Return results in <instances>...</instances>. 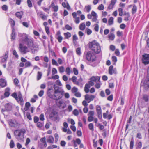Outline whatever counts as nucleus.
I'll use <instances>...</instances> for the list:
<instances>
[{"mask_svg":"<svg viewBox=\"0 0 149 149\" xmlns=\"http://www.w3.org/2000/svg\"><path fill=\"white\" fill-rule=\"evenodd\" d=\"M22 36L21 40L26 43L28 47L30 49L31 52L33 54H35L37 52L39 49L38 46L34 44L33 39L29 38L28 35H24Z\"/></svg>","mask_w":149,"mask_h":149,"instance_id":"nucleus-1","label":"nucleus"},{"mask_svg":"<svg viewBox=\"0 0 149 149\" xmlns=\"http://www.w3.org/2000/svg\"><path fill=\"white\" fill-rule=\"evenodd\" d=\"M24 35H27L25 33H19L18 36L19 37V50L20 52L23 54H26L27 52H29V50L28 49V47L24 46L23 43L26 44V43L23 41L21 40V39L22 38V36Z\"/></svg>","mask_w":149,"mask_h":149,"instance_id":"nucleus-2","label":"nucleus"},{"mask_svg":"<svg viewBox=\"0 0 149 149\" xmlns=\"http://www.w3.org/2000/svg\"><path fill=\"white\" fill-rule=\"evenodd\" d=\"M25 132L24 129H22L15 130L14 134L15 138L19 141L23 142L24 141V134Z\"/></svg>","mask_w":149,"mask_h":149,"instance_id":"nucleus-3","label":"nucleus"},{"mask_svg":"<svg viewBox=\"0 0 149 149\" xmlns=\"http://www.w3.org/2000/svg\"><path fill=\"white\" fill-rule=\"evenodd\" d=\"M89 47L95 53L98 54L101 51V47L99 44L95 41H93L90 42Z\"/></svg>","mask_w":149,"mask_h":149,"instance_id":"nucleus-4","label":"nucleus"},{"mask_svg":"<svg viewBox=\"0 0 149 149\" xmlns=\"http://www.w3.org/2000/svg\"><path fill=\"white\" fill-rule=\"evenodd\" d=\"M12 96L15 98L17 101L20 103V105L22 106L24 104V101L22 98V95L20 93H19L18 96L17 94L14 93L12 94Z\"/></svg>","mask_w":149,"mask_h":149,"instance_id":"nucleus-5","label":"nucleus"},{"mask_svg":"<svg viewBox=\"0 0 149 149\" xmlns=\"http://www.w3.org/2000/svg\"><path fill=\"white\" fill-rule=\"evenodd\" d=\"M143 85L145 91L149 89V66L148 69V75L146 78L143 83Z\"/></svg>","mask_w":149,"mask_h":149,"instance_id":"nucleus-6","label":"nucleus"},{"mask_svg":"<svg viewBox=\"0 0 149 149\" xmlns=\"http://www.w3.org/2000/svg\"><path fill=\"white\" fill-rule=\"evenodd\" d=\"M86 57L87 60L91 61H95L96 58V56L91 52H89L87 53Z\"/></svg>","mask_w":149,"mask_h":149,"instance_id":"nucleus-7","label":"nucleus"},{"mask_svg":"<svg viewBox=\"0 0 149 149\" xmlns=\"http://www.w3.org/2000/svg\"><path fill=\"white\" fill-rule=\"evenodd\" d=\"M54 95H49V96L51 97V98L54 99V100H59L62 97L64 93H54Z\"/></svg>","mask_w":149,"mask_h":149,"instance_id":"nucleus-8","label":"nucleus"},{"mask_svg":"<svg viewBox=\"0 0 149 149\" xmlns=\"http://www.w3.org/2000/svg\"><path fill=\"white\" fill-rule=\"evenodd\" d=\"M49 118L51 120L56 121L58 118V116L57 113L55 111L52 112L49 115Z\"/></svg>","mask_w":149,"mask_h":149,"instance_id":"nucleus-9","label":"nucleus"},{"mask_svg":"<svg viewBox=\"0 0 149 149\" xmlns=\"http://www.w3.org/2000/svg\"><path fill=\"white\" fill-rule=\"evenodd\" d=\"M9 124L10 126L14 127H18L20 125V124L14 120H10L9 121Z\"/></svg>","mask_w":149,"mask_h":149,"instance_id":"nucleus-10","label":"nucleus"},{"mask_svg":"<svg viewBox=\"0 0 149 149\" xmlns=\"http://www.w3.org/2000/svg\"><path fill=\"white\" fill-rule=\"evenodd\" d=\"M142 59L143 63L146 64L149 63V54H145L142 56Z\"/></svg>","mask_w":149,"mask_h":149,"instance_id":"nucleus-11","label":"nucleus"},{"mask_svg":"<svg viewBox=\"0 0 149 149\" xmlns=\"http://www.w3.org/2000/svg\"><path fill=\"white\" fill-rule=\"evenodd\" d=\"M54 92L60 93H64V91L62 88L56 86L55 85H54Z\"/></svg>","mask_w":149,"mask_h":149,"instance_id":"nucleus-12","label":"nucleus"},{"mask_svg":"<svg viewBox=\"0 0 149 149\" xmlns=\"http://www.w3.org/2000/svg\"><path fill=\"white\" fill-rule=\"evenodd\" d=\"M116 74L117 70L116 69H113V66L112 65L110 66L109 69V73L112 75L113 73Z\"/></svg>","mask_w":149,"mask_h":149,"instance_id":"nucleus-13","label":"nucleus"},{"mask_svg":"<svg viewBox=\"0 0 149 149\" xmlns=\"http://www.w3.org/2000/svg\"><path fill=\"white\" fill-rule=\"evenodd\" d=\"M7 85V81L5 79L2 78L0 79V86L2 87L6 86Z\"/></svg>","mask_w":149,"mask_h":149,"instance_id":"nucleus-14","label":"nucleus"},{"mask_svg":"<svg viewBox=\"0 0 149 149\" xmlns=\"http://www.w3.org/2000/svg\"><path fill=\"white\" fill-rule=\"evenodd\" d=\"M52 7L53 11L55 12H56L58 11V7L57 5H55L54 2H52L49 8Z\"/></svg>","mask_w":149,"mask_h":149,"instance_id":"nucleus-15","label":"nucleus"},{"mask_svg":"<svg viewBox=\"0 0 149 149\" xmlns=\"http://www.w3.org/2000/svg\"><path fill=\"white\" fill-rule=\"evenodd\" d=\"M96 111L99 118L100 117L101 118L102 116V110L100 106L99 105H97L96 107Z\"/></svg>","mask_w":149,"mask_h":149,"instance_id":"nucleus-16","label":"nucleus"},{"mask_svg":"<svg viewBox=\"0 0 149 149\" xmlns=\"http://www.w3.org/2000/svg\"><path fill=\"white\" fill-rule=\"evenodd\" d=\"M5 109L4 111L6 110L10 111L12 109V105L10 104L7 103L5 105Z\"/></svg>","mask_w":149,"mask_h":149,"instance_id":"nucleus-17","label":"nucleus"},{"mask_svg":"<svg viewBox=\"0 0 149 149\" xmlns=\"http://www.w3.org/2000/svg\"><path fill=\"white\" fill-rule=\"evenodd\" d=\"M90 79L91 81L94 82H95V83L97 82L100 80V78L98 76H93L90 78Z\"/></svg>","mask_w":149,"mask_h":149,"instance_id":"nucleus-18","label":"nucleus"},{"mask_svg":"<svg viewBox=\"0 0 149 149\" xmlns=\"http://www.w3.org/2000/svg\"><path fill=\"white\" fill-rule=\"evenodd\" d=\"M38 15L43 20L47 19V17L45 15L42 13L41 12H38L37 13Z\"/></svg>","mask_w":149,"mask_h":149,"instance_id":"nucleus-19","label":"nucleus"},{"mask_svg":"<svg viewBox=\"0 0 149 149\" xmlns=\"http://www.w3.org/2000/svg\"><path fill=\"white\" fill-rule=\"evenodd\" d=\"M23 15V12L21 11L19 12H17L15 13V15L16 16L19 18L20 19L22 17V16Z\"/></svg>","mask_w":149,"mask_h":149,"instance_id":"nucleus-20","label":"nucleus"},{"mask_svg":"<svg viewBox=\"0 0 149 149\" xmlns=\"http://www.w3.org/2000/svg\"><path fill=\"white\" fill-rule=\"evenodd\" d=\"M8 56V52L5 53L4 55L3 56V58L1 60V62L4 63L7 61Z\"/></svg>","mask_w":149,"mask_h":149,"instance_id":"nucleus-21","label":"nucleus"},{"mask_svg":"<svg viewBox=\"0 0 149 149\" xmlns=\"http://www.w3.org/2000/svg\"><path fill=\"white\" fill-rule=\"evenodd\" d=\"M90 87V85L88 84H86L84 87V91L86 93H88L89 91V88Z\"/></svg>","mask_w":149,"mask_h":149,"instance_id":"nucleus-22","label":"nucleus"},{"mask_svg":"<svg viewBox=\"0 0 149 149\" xmlns=\"http://www.w3.org/2000/svg\"><path fill=\"white\" fill-rule=\"evenodd\" d=\"M9 20V22L10 23L12 30L13 29H14V27L15 24V21L13 20L11 18H10Z\"/></svg>","mask_w":149,"mask_h":149,"instance_id":"nucleus-23","label":"nucleus"},{"mask_svg":"<svg viewBox=\"0 0 149 149\" xmlns=\"http://www.w3.org/2000/svg\"><path fill=\"white\" fill-rule=\"evenodd\" d=\"M108 37L110 40H113L115 38V36L113 33H110L108 35Z\"/></svg>","mask_w":149,"mask_h":149,"instance_id":"nucleus-24","label":"nucleus"},{"mask_svg":"<svg viewBox=\"0 0 149 149\" xmlns=\"http://www.w3.org/2000/svg\"><path fill=\"white\" fill-rule=\"evenodd\" d=\"M91 9V6L90 5H88L87 6H85L84 9V10L88 13H89Z\"/></svg>","mask_w":149,"mask_h":149,"instance_id":"nucleus-25","label":"nucleus"},{"mask_svg":"<svg viewBox=\"0 0 149 149\" xmlns=\"http://www.w3.org/2000/svg\"><path fill=\"white\" fill-rule=\"evenodd\" d=\"M77 77L76 76H74L71 78V80L75 84H79L78 82H77Z\"/></svg>","mask_w":149,"mask_h":149,"instance_id":"nucleus-26","label":"nucleus"},{"mask_svg":"<svg viewBox=\"0 0 149 149\" xmlns=\"http://www.w3.org/2000/svg\"><path fill=\"white\" fill-rule=\"evenodd\" d=\"M15 38V29L12 30V33L11 35V39L12 40H14Z\"/></svg>","mask_w":149,"mask_h":149,"instance_id":"nucleus-27","label":"nucleus"},{"mask_svg":"<svg viewBox=\"0 0 149 149\" xmlns=\"http://www.w3.org/2000/svg\"><path fill=\"white\" fill-rule=\"evenodd\" d=\"M62 131L65 132H67V134H72V132L69 128L68 129L65 128H62Z\"/></svg>","mask_w":149,"mask_h":149,"instance_id":"nucleus-28","label":"nucleus"},{"mask_svg":"<svg viewBox=\"0 0 149 149\" xmlns=\"http://www.w3.org/2000/svg\"><path fill=\"white\" fill-rule=\"evenodd\" d=\"M113 17H111L109 19L108 23L109 25H111L113 24Z\"/></svg>","mask_w":149,"mask_h":149,"instance_id":"nucleus-29","label":"nucleus"},{"mask_svg":"<svg viewBox=\"0 0 149 149\" xmlns=\"http://www.w3.org/2000/svg\"><path fill=\"white\" fill-rule=\"evenodd\" d=\"M83 81V79L82 78L80 77L79 79L78 80V81H77V82H78L79 83V84H76L77 85L80 86L81 87H82L83 85V84L82 82Z\"/></svg>","mask_w":149,"mask_h":149,"instance_id":"nucleus-30","label":"nucleus"},{"mask_svg":"<svg viewBox=\"0 0 149 149\" xmlns=\"http://www.w3.org/2000/svg\"><path fill=\"white\" fill-rule=\"evenodd\" d=\"M149 97L146 95H143V99L146 102L148 101Z\"/></svg>","mask_w":149,"mask_h":149,"instance_id":"nucleus-31","label":"nucleus"},{"mask_svg":"<svg viewBox=\"0 0 149 149\" xmlns=\"http://www.w3.org/2000/svg\"><path fill=\"white\" fill-rule=\"evenodd\" d=\"M42 75V73L41 72H38L37 76V80H38L41 79Z\"/></svg>","mask_w":149,"mask_h":149,"instance_id":"nucleus-32","label":"nucleus"},{"mask_svg":"<svg viewBox=\"0 0 149 149\" xmlns=\"http://www.w3.org/2000/svg\"><path fill=\"white\" fill-rule=\"evenodd\" d=\"M85 28V24L84 23H81L79 26V29L81 30H84Z\"/></svg>","mask_w":149,"mask_h":149,"instance_id":"nucleus-33","label":"nucleus"},{"mask_svg":"<svg viewBox=\"0 0 149 149\" xmlns=\"http://www.w3.org/2000/svg\"><path fill=\"white\" fill-rule=\"evenodd\" d=\"M64 35L65 36V38L66 39H68L71 36V33L68 32L64 33Z\"/></svg>","mask_w":149,"mask_h":149,"instance_id":"nucleus-34","label":"nucleus"},{"mask_svg":"<svg viewBox=\"0 0 149 149\" xmlns=\"http://www.w3.org/2000/svg\"><path fill=\"white\" fill-rule=\"evenodd\" d=\"M47 141L49 143H52L54 141V138L52 136H50L48 139H47Z\"/></svg>","mask_w":149,"mask_h":149,"instance_id":"nucleus-35","label":"nucleus"},{"mask_svg":"<svg viewBox=\"0 0 149 149\" xmlns=\"http://www.w3.org/2000/svg\"><path fill=\"white\" fill-rule=\"evenodd\" d=\"M137 8L136 6L134 5L133 6V8L132 9V13L133 14L135 13L137 11Z\"/></svg>","mask_w":149,"mask_h":149,"instance_id":"nucleus-36","label":"nucleus"},{"mask_svg":"<svg viewBox=\"0 0 149 149\" xmlns=\"http://www.w3.org/2000/svg\"><path fill=\"white\" fill-rule=\"evenodd\" d=\"M53 90H52L51 89H49L47 92V95L48 96L51 98V97L49 96V95H54V94H53Z\"/></svg>","mask_w":149,"mask_h":149,"instance_id":"nucleus-37","label":"nucleus"},{"mask_svg":"<svg viewBox=\"0 0 149 149\" xmlns=\"http://www.w3.org/2000/svg\"><path fill=\"white\" fill-rule=\"evenodd\" d=\"M134 140L133 138H132L130 143V149H133L134 146Z\"/></svg>","mask_w":149,"mask_h":149,"instance_id":"nucleus-38","label":"nucleus"},{"mask_svg":"<svg viewBox=\"0 0 149 149\" xmlns=\"http://www.w3.org/2000/svg\"><path fill=\"white\" fill-rule=\"evenodd\" d=\"M78 38L76 34H74L73 36V43L75 44L76 43V40H77Z\"/></svg>","mask_w":149,"mask_h":149,"instance_id":"nucleus-39","label":"nucleus"},{"mask_svg":"<svg viewBox=\"0 0 149 149\" xmlns=\"http://www.w3.org/2000/svg\"><path fill=\"white\" fill-rule=\"evenodd\" d=\"M24 65L26 68H27L31 66L32 65L30 62L27 61L25 63Z\"/></svg>","mask_w":149,"mask_h":149,"instance_id":"nucleus-40","label":"nucleus"},{"mask_svg":"<svg viewBox=\"0 0 149 149\" xmlns=\"http://www.w3.org/2000/svg\"><path fill=\"white\" fill-rule=\"evenodd\" d=\"M65 72L68 75H70L71 73V69L70 67H68L66 68Z\"/></svg>","mask_w":149,"mask_h":149,"instance_id":"nucleus-41","label":"nucleus"},{"mask_svg":"<svg viewBox=\"0 0 149 149\" xmlns=\"http://www.w3.org/2000/svg\"><path fill=\"white\" fill-rule=\"evenodd\" d=\"M30 104L29 102H26L25 105V108L24 109L25 111H26L28 109L29 107L30 106Z\"/></svg>","mask_w":149,"mask_h":149,"instance_id":"nucleus-42","label":"nucleus"},{"mask_svg":"<svg viewBox=\"0 0 149 149\" xmlns=\"http://www.w3.org/2000/svg\"><path fill=\"white\" fill-rule=\"evenodd\" d=\"M27 4L29 8H31L33 6L30 0H27Z\"/></svg>","mask_w":149,"mask_h":149,"instance_id":"nucleus-43","label":"nucleus"},{"mask_svg":"<svg viewBox=\"0 0 149 149\" xmlns=\"http://www.w3.org/2000/svg\"><path fill=\"white\" fill-rule=\"evenodd\" d=\"M95 88L97 89L100 88V80L97 82L96 83V84L95 85Z\"/></svg>","mask_w":149,"mask_h":149,"instance_id":"nucleus-44","label":"nucleus"},{"mask_svg":"<svg viewBox=\"0 0 149 149\" xmlns=\"http://www.w3.org/2000/svg\"><path fill=\"white\" fill-rule=\"evenodd\" d=\"M57 39H58V42L59 43H61L63 39V38L61 36H59L57 37Z\"/></svg>","mask_w":149,"mask_h":149,"instance_id":"nucleus-45","label":"nucleus"},{"mask_svg":"<svg viewBox=\"0 0 149 149\" xmlns=\"http://www.w3.org/2000/svg\"><path fill=\"white\" fill-rule=\"evenodd\" d=\"M57 148V146L56 145H52L48 146V149H54Z\"/></svg>","mask_w":149,"mask_h":149,"instance_id":"nucleus-46","label":"nucleus"},{"mask_svg":"<svg viewBox=\"0 0 149 149\" xmlns=\"http://www.w3.org/2000/svg\"><path fill=\"white\" fill-rule=\"evenodd\" d=\"M73 72L74 74L76 75H77L78 74V70L76 68H73Z\"/></svg>","mask_w":149,"mask_h":149,"instance_id":"nucleus-47","label":"nucleus"},{"mask_svg":"<svg viewBox=\"0 0 149 149\" xmlns=\"http://www.w3.org/2000/svg\"><path fill=\"white\" fill-rule=\"evenodd\" d=\"M118 10L119 12V15L120 16H122L123 15V10L121 8H119Z\"/></svg>","mask_w":149,"mask_h":149,"instance_id":"nucleus-48","label":"nucleus"},{"mask_svg":"<svg viewBox=\"0 0 149 149\" xmlns=\"http://www.w3.org/2000/svg\"><path fill=\"white\" fill-rule=\"evenodd\" d=\"M10 146L11 148H13L15 146V144L14 141L13 140H11L10 141Z\"/></svg>","mask_w":149,"mask_h":149,"instance_id":"nucleus-49","label":"nucleus"},{"mask_svg":"<svg viewBox=\"0 0 149 149\" xmlns=\"http://www.w3.org/2000/svg\"><path fill=\"white\" fill-rule=\"evenodd\" d=\"M97 24L98 23L95 24V26L94 27V29L95 31L97 32L98 31L99 28V25Z\"/></svg>","mask_w":149,"mask_h":149,"instance_id":"nucleus-50","label":"nucleus"},{"mask_svg":"<svg viewBox=\"0 0 149 149\" xmlns=\"http://www.w3.org/2000/svg\"><path fill=\"white\" fill-rule=\"evenodd\" d=\"M88 127L90 130H93V123H91L88 125Z\"/></svg>","mask_w":149,"mask_h":149,"instance_id":"nucleus-51","label":"nucleus"},{"mask_svg":"<svg viewBox=\"0 0 149 149\" xmlns=\"http://www.w3.org/2000/svg\"><path fill=\"white\" fill-rule=\"evenodd\" d=\"M97 8L99 10H103L104 9V6L102 4H101L98 6Z\"/></svg>","mask_w":149,"mask_h":149,"instance_id":"nucleus-52","label":"nucleus"},{"mask_svg":"<svg viewBox=\"0 0 149 149\" xmlns=\"http://www.w3.org/2000/svg\"><path fill=\"white\" fill-rule=\"evenodd\" d=\"M59 70L60 72L63 73L64 71V68L63 66H61L59 68Z\"/></svg>","mask_w":149,"mask_h":149,"instance_id":"nucleus-53","label":"nucleus"},{"mask_svg":"<svg viewBox=\"0 0 149 149\" xmlns=\"http://www.w3.org/2000/svg\"><path fill=\"white\" fill-rule=\"evenodd\" d=\"M65 29L68 30H71L72 29V28L68 24H67L65 26Z\"/></svg>","mask_w":149,"mask_h":149,"instance_id":"nucleus-54","label":"nucleus"},{"mask_svg":"<svg viewBox=\"0 0 149 149\" xmlns=\"http://www.w3.org/2000/svg\"><path fill=\"white\" fill-rule=\"evenodd\" d=\"M44 93V91L43 90H41L38 93V95L40 97H42Z\"/></svg>","mask_w":149,"mask_h":149,"instance_id":"nucleus-55","label":"nucleus"},{"mask_svg":"<svg viewBox=\"0 0 149 149\" xmlns=\"http://www.w3.org/2000/svg\"><path fill=\"white\" fill-rule=\"evenodd\" d=\"M78 89L76 87H73L72 89V93H75L77 92Z\"/></svg>","mask_w":149,"mask_h":149,"instance_id":"nucleus-56","label":"nucleus"},{"mask_svg":"<svg viewBox=\"0 0 149 149\" xmlns=\"http://www.w3.org/2000/svg\"><path fill=\"white\" fill-rule=\"evenodd\" d=\"M94 114V112L93 111H90L88 113V115L89 116H93Z\"/></svg>","mask_w":149,"mask_h":149,"instance_id":"nucleus-57","label":"nucleus"},{"mask_svg":"<svg viewBox=\"0 0 149 149\" xmlns=\"http://www.w3.org/2000/svg\"><path fill=\"white\" fill-rule=\"evenodd\" d=\"M93 22H95L97 23H99V21L97 20V17H94L92 19Z\"/></svg>","mask_w":149,"mask_h":149,"instance_id":"nucleus-58","label":"nucleus"},{"mask_svg":"<svg viewBox=\"0 0 149 149\" xmlns=\"http://www.w3.org/2000/svg\"><path fill=\"white\" fill-rule=\"evenodd\" d=\"M73 112V114L75 116H77L79 114V112L77 109H74Z\"/></svg>","mask_w":149,"mask_h":149,"instance_id":"nucleus-59","label":"nucleus"},{"mask_svg":"<svg viewBox=\"0 0 149 149\" xmlns=\"http://www.w3.org/2000/svg\"><path fill=\"white\" fill-rule=\"evenodd\" d=\"M88 120L89 122H90L93 121L94 120V117L92 116H89L88 118Z\"/></svg>","mask_w":149,"mask_h":149,"instance_id":"nucleus-60","label":"nucleus"},{"mask_svg":"<svg viewBox=\"0 0 149 149\" xmlns=\"http://www.w3.org/2000/svg\"><path fill=\"white\" fill-rule=\"evenodd\" d=\"M89 97H90V96L89 95L86 94L85 96V99L88 102V101H89V99H90Z\"/></svg>","mask_w":149,"mask_h":149,"instance_id":"nucleus-61","label":"nucleus"},{"mask_svg":"<svg viewBox=\"0 0 149 149\" xmlns=\"http://www.w3.org/2000/svg\"><path fill=\"white\" fill-rule=\"evenodd\" d=\"M86 31H87V33L88 35H90L92 33V31L90 29L87 28L86 29Z\"/></svg>","mask_w":149,"mask_h":149,"instance_id":"nucleus-62","label":"nucleus"},{"mask_svg":"<svg viewBox=\"0 0 149 149\" xmlns=\"http://www.w3.org/2000/svg\"><path fill=\"white\" fill-rule=\"evenodd\" d=\"M76 52L79 55L81 54V49L80 48H78L76 49Z\"/></svg>","mask_w":149,"mask_h":149,"instance_id":"nucleus-63","label":"nucleus"},{"mask_svg":"<svg viewBox=\"0 0 149 149\" xmlns=\"http://www.w3.org/2000/svg\"><path fill=\"white\" fill-rule=\"evenodd\" d=\"M74 95L76 97H80L81 96V94L79 92H77L76 93H75Z\"/></svg>","mask_w":149,"mask_h":149,"instance_id":"nucleus-64","label":"nucleus"}]
</instances>
